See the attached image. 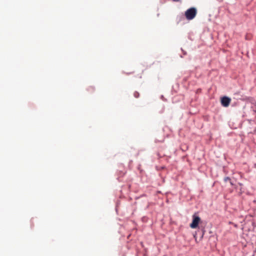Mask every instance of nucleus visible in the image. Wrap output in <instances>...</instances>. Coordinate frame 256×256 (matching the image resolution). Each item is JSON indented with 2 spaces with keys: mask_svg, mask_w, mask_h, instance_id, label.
<instances>
[{
  "mask_svg": "<svg viewBox=\"0 0 256 256\" xmlns=\"http://www.w3.org/2000/svg\"><path fill=\"white\" fill-rule=\"evenodd\" d=\"M228 180H230V178L228 177H226L224 178V181L227 182Z\"/></svg>",
  "mask_w": 256,
  "mask_h": 256,
  "instance_id": "5",
  "label": "nucleus"
},
{
  "mask_svg": "<svg viewBox=\"0 0 256 256\" xmlns=\"http://www.w3.org/2000/svg\"><path fill=\"white\" fill-rule=\"evenodd\" d=\"M173 1H174V2H179L180 0H173Z\"/></svg>",
  "mask_w": 256,
  "mask_h": 256,
  "instance_id": "7",
  "label": "nucleus"
},
{
  "mask_svg": "<svg viewBox=\"0 0 256 256\" xmlns=\"http://www.w3.org/2000/svg\"><path fill=\"white\" fill-rule=\"evenodd\" d=\"M231 99L227 96H224L221 98V104L222 106L227 107L230 105Z\"/></svg>",
  "mask_w": 256,
  "mask_h": 256,
  "instance_id": "3",
  "label": "nucleus"
},
{
  "mask_svg": "<svg viewBox=\"0 0 256 256\" xmlns=\"http://www.w3.org/2000/svg\"><path fill=\"white\" fill-rule=\"evenodd\" d=\"M254 202H256V200H254Z\"/></svg>",
  "mask_w": 256,
  "mask_h": 256,
  "instance_id": "8",
  "label": "nucleus"
},
{
  "mask_svg": "<svg viewBox=\"0 0 256 256\" xmlns=\"http://www.w3.org/2000/svg\"><path fill=\"white\" fill-rule=\"evenodd\" d=\"M197 13L196 9L195 8H190L185 12V16L187 20H192L194 19Z\"/></svg>",
  "mask_w": 256,
  "mask_h": 256,
  "instance_id": "1",
  "label": "nucleus"
},
{
  "mask_svg": "<svg viewBox=\"0 0 256 256\" xmlns=\"http://www.w3.org/2000/svg\"><path fill=\"white\" fill-rule=\"evenodd\" d=\"M204 230H203V232H202V236H204Z\"/></svg>",
  "mask_w": 256,
  "mask_h": 256,
  "instance_id": "6",
  "label": "nucleus"
},
{
  "mask_svg": "<svg viewBox=\"0 0 256 256\" xmlns=\"http://www.w3.org/2000/svg\"><path fill=\"white\" fill-rule=\"evenodd\" d=\"M200 222V218L194 214L192 216V221L190 226L192 228H196L198 226Z\"/></svg>",
  "mask_w": 256,
  "mask_h": 256,
  "instance_id": "2",
  "label": "nucleus"
},
{
  "mask_svg": "<svg viewBox=\"0 0 256 256\" xmlns=\"http://www.w3.org/2000/svg\"><path fill=\"white\" fill-rule=\"evenodd\" d=\"M134 95L135 98H138L140 94H139V93L138 92H135L134 93Z\"/></svg>",
  "mask_w": 256,
  "mask_h": 256,
  "instance_id": "4",
  "label": "nucleus"
}]
</instances>
